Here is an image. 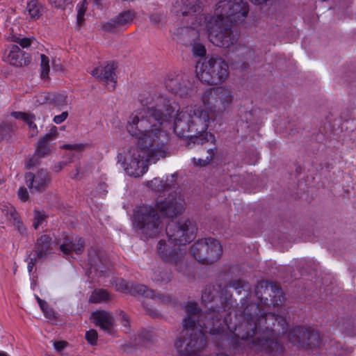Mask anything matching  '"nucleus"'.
I'll return each mask as SVG.
<instances>
[{
    "label": "nucleus",
    "instance_id": "nucleus-13",
    "mask_svg": "<svg viewBox=\"0 0 356 356\" xmlns=\"http://www.w3.org/2000/svg\"><path fill=\"white\" fill-rule=\"evenodd\" d=\"M289 340L294 345L302 348H314L320 344L319 333L303 327H294L288 333Z\"/></svg>",
    "mask_w": 356,
    "mask_h": 356
},
{
    "label": "nucleus",
    "instance_id": "nucleus-19",
    "mask_svg": "<svg viewBox=\"0 0 356 356\" xmlns=\"http://www.w3.org/2000/svg\"><path fill=\"white\" fill-rule=\"evenodd\" d=\"M85 241L81 237L66 235L60 245V250L65 255L72 252L81 254L84 251Z\"/></svg>",
    "mask_w": 356,
    "mask_h": 356
},
{
    "label": "nucleus",
    "instance_id": "nucleus-39",
    "mask_svg": "<svg viewBox=\"0 0 356 356\" xmlns=\"http://www.w3.org/2000/svg\"><path fill=\"white\" fill-rule=\"evenodd\" d=\"M191 45L193 56L198 57H204L206 55L207 50L203 44L196 42L195 40Z\"/></svg>",
    "mask_w": 356,
    "mask_h": 356
},
{
    "label": "nucleus",
    "instance_id": "nucleus-28",
    "mask_svg": "<svg viewBox=\"0 0 356 356\" xmlns=\"http://www.w3.org/2000/svg\"><path fill=\"white\" fill-rule=\"evenodd\" d=\"M175 180L173 176L170 179L168 177L160 178L155 177L152 180L147 181V186L157 194H161L165 191H170L173 186Z\"/></svg>",
    "mask_w": 356,
    "mask_h": 356
},
{
    "label": "nucleus",
    "instance_id": "nucleus-20",
    "mask_svg": "<svg viewBox=\"0 0 356 356\" xmlns=\"http://www.w3.org/2000/svg\"><path fill=\"white\" fill-rule=\"evenodd\" d=\"M54 243L52 241V237L50 234H42L35 243L34 250L31 252L37 255L38 257L42 259L47 258V255L53 253L54 249Z\"/></svg>",
    "mask_w": 356,
    "mask_h": 356
},
{
    "label": "nucleus",
    "instance_id": "nucleus-40",
    "mask_svg": "<svg viewBox=\"0 0 356 356\" xmlns=\"http://www.w3.org/2000/svg\"><path fill=\"white\" fill-rule=\"evenodd\" d=\"M41 58V77L44 79L47 77L49 72V58L44 54L40 55Z\"/></svg>",
    "mask_w": 356,
    "mask_h": 356
},
{
    "label": "nucleus",
    "instance_id": "nucleus-8",
    "mask_svg": "<svg viewBox=\"0 0 356 356\" xmlns=\"http://www.w3.org/2000/svg\"><path fill=\"white\" fill-rule=\"evenodd\" d=\"M191 252L198 262L208 265L220 259L222 248L216 239L205 238L196 241L191 246Z\"/></svg>",
    "mask_w": 356,
    "mask_h": 356
},
{
    "label": "nucleus",
    "instance_id": "nucleus-48",
    "mask_svg": "<svg viewBox=\"0 0 356 356\" xmlns=\"http://www.w3.org/2000/svg\"><path fill=\"white\" fill-rule=\"evenodd\" d=\"M18 196L19 199L23 202H26V200H28L29 195L25 187L22 186L19 188Z\"/></svg>",
    "mask_w": 356,
    "mask_h": 356
},
{
    "label": "nucleus",
    "instance_id": "nucleus-27",
    "mask_svg": "<svg viewBox=\"0 0 356 356\" xmlns=\"http://www.w3.org/2000/svg\"><path fill=\"white\" fill-rule=\"evenodd\" d=\"M197 28V25L193 22L192 26H184L177 29V35L179 42L186 46L191 45L198 37Z\"/></svg>",
    "mask_w": 356,
    "mask_h": 356
},
{
    "label": "nucleus",
    "instance_id": "nucleus-50",
    "mask_svg": "<svg viewBox=\"0 0 356 356\" xmlns=\"http://www.w3.org/2000/svg\"><path fill=\"white\" fill-rule=\"evenodd\" d=\"M58 134L57 128L56 127H53L50 132L47 134L43 138L49 141L56 138Z\"/></svg>",
    "mask_w": 356,
    "mask_h": 356
},
{
    "label": "nucleus",
    "instance_id": "nucleus-2",
    "mask_svg": "<svg viewBox=\"0 0 356 356\" xmlns=\"http://www.w3.org/2000/svg\"><path fill=\"white\" fill-rule=\"evenodd\" d=\"M243 300V319L234 327V336L243 341L251 339L252 344L255 346H267V351L270 353H282V346L271 340L270 337L277 330L282 333L286 331V319L273 313H264L258 304L251 302L246 305L247 300Z\"/></svg>",
    "mask_w": 356,
    "mask_h": 356
},
{
    "label": "nucleus",
    "instance_id": "nucleus-30",
    "mask_svg": "<svg viewBox=\"0 0 356 356\" xmlns=\"http://www.w3.org/2000/svg\"><path fill=\"white\" fill-rule=\"evenodd\" d=\"M3 212L6 215L7 220L12 222L15 228L22 235L26 234V229L24 226L20 217L16 209L13 206H3Z\"/></svg>",
    "mask_w": 356,
    "mask_h": 356
},
{
    "label": "nucleus",
    "instance_id": "nucleus-3",
    "mask_svg": "<svg viewBox=\"0 0 356 356\" xmlns=\"http://www.w3.org/2000/svg\"><path fill=\"white\" fill-rule=\"evenodd\" d=\"M249 12V5L244 0H220L215 9L214 15H201L204 19L208 38L215 46L229 48L238 40L228 24L239 23L244 21Z\"/></svg>",
    "mask_w": 356,
    "mask_h": 356
},
{
    "label": "nucleus",
    "instance_id": "nucleus-26",
    "mask_svg": "<svg viewBox=\"0 0 356 356\" xmlns=\"http://www.w3.org/2000/svg\"><path fill=\"white\" fill-rule=\"evenodd\" d=\"M223 97L227 104H229L232 102V97L229 92L227 90L224 89H218L216 94V92L213 94L212 90H207L202 96V102L205 106H208L207 108V109L209 110L208 111H216V106L213 107L211 106V101H216L217 99L222 100Z\"/></svg>",
    "mask_w": 356,
    "mask_h": 356
},
{
    "label": "nucleus",
    "instance_id": "nucleus-35",
    "mask_svg": "<svg viewBox=\"0 0 356 356\" xmlns=\"http://www.w3.org/2000/svg\"><path fill=\"white\" fill-rule=\"evenodd\" d=\"M218 150L216 147L209 148L207 150V155L204 158L195 159L193 158V163L195 166L204 167L209 165L213 159L214 156L217 154Z\"/></svg>",
    "mask_w": 356,
    "mask_h": 356
},
{
    "label": "nucleus",
    "instance_id": "nucleus-34",
    "mask_svg": "<svg viewBox=\"0 0 356 356\" xmlns=\"http://www.w3.org/2000/svg\"><path fill=\"white\" fill-rule=\"evenodd\" d=\"M42 7L36 0L30 1L26 6L25 13L33 19H38L42 15Z\"/></svg>",
    "mask_w": 356,
    "mask_h": 356
},
{
    "label": "nucleus",
    "instance_id": "nucleus-24",
    "mask_svg": "<svg viewBox=\"0 0 356 356\" xmlns=\"http://www.w3.org/2000/svg\"><path fill=\"white\" fill-rule=\"evenodd\" d=\"M39 104H49L55 106L57 109H63L68 104L67 97L64 94L54 92H42L37 97Z\"/></svg>",
    "mask_w": 356,
    "mask_h": 356
},
{
    "label": "nucleus",
    "instance_id": "nucleus-31",
    "mask_svg": "<svg viewBox=\"0 0 356 356\" xmlns=\"http://www.w3.org/2000/svg\"><path fill=\"white\" fill-rule=\"evenodd\" d=\"M12 116L16 119H21L24 121L29 127V134L33 137L38 134L36 124L34 123L35 116L31 113H11Z\"/></svg>",
    "mask_w": 356,
    "mask_h": 356
},
{
    "label": "nucleus",
    "instance_id": "nucleus-42",
    "mask_svg": "<svg viewBox=\"0 0 356 356\" xmlns=\"http://www.w3.org/2000/svg\"><path fill=\"white\" fill-rule=\"evenodd\" d=\"M49 4L59 9L64 10L69 4H71L73 0H48Z\"/></svg>",
    "mask_w": 356,
    "mask_h": 356
},
{
    "label": "nucleus",
    "instance_id": "nucleus-29",
    "mask_svg": "<svg viewBox=\"0 0 356 356\" xmlns=\"http://www.w3.org/2000/svg\"><path fill=\"white\" fill-rule=\"evenodd\" d=\"M50 151L49 140L42 138L38 143L34 155L27 162L26 168H31L36 165L38 163V159L48 155Z\"/></svg>",
    "mask_w": 356,
    "mask_h": 356
},
{
    "label": "nucleus",
    "instance_id": "nucleus-15",
    "mask_svg": "<svg viewBox=\"0 0 356 356\" xmlns=\"http://www.w3.org/2000/svg\"><path fill=\"white\" fill-rule=\"evenodd\" d=\"M213 113H193L192 115H190L191 122L195 125L200 127L198 131V135L191 136L188 140L187 145L191 146L192 143L197 145H203L204 143L208 142L207 138L208 134L206 132L208 129L210 118L211 116L210 114Z\"/></svg>",
    "mask_w": 356,
    "mask_h": 356
},
{
    "label": "nucleus",
    "instance_id": "nucleus-59",
    "mask_svg": "<svg viewBox=\"0 0 356 356\" xmlns=\"http://www.w3.org/2000/svg\"><path fill=\"white\" fill-rule=\"evenodd\" d=\"M35 299H36L37 302H38V304L43 300L40 299L38 296H35Z\"/></svg>",
    "mask_w": 356,
    "mask_h": 356
},
{
    "label": "nucleus",
    "instance_id": "nucleus-53",
    "mask_svg": "<svg viewBox=\"0 0 356 356\" xmlns=\"http://www.w3.org/2000/svg\"><path fill=\"white\" fill-rule=\"evenodd\" d=\"M67 342L65 341H56L54 343V346L58 352L62 351L67 346Z\"/></svg>",
    "mask_w": 356,
    "mask_h": 356
},
{
    "label": "nucleus",
    "instance_id": "nucleus-7",
    "mask_svg": "<svg viewBox=\"0 0 356 356\" xmlns=\"http://www.w3.org/2000/svg\"><path fill=\"white\" fill-rule=\"evenodd\" d=\"M138 100L147 111H180V106L175 99L154 88L142 91Z\"/></svg>",
    "mask_w": 356,
    "mask_h": 356
},
{
    "label": "nucleus",
    "instance_id": "nucleus-22",
    "mask_svg": "<svg viewBox=\"0 0 356 356\" xmlns=\"http://www.w3.org/2000/svg\"><path fill=\"white\" fill-rule=\"evenodd\" d=\"M91 318L96 326L100 327L104 332L111 334L114 326V317L112 313L104 311L98 310L92 313Z\"/></svg>",
    "mask_w": 356,
    "mask_h": 356
},
{
    "label": "nucleus",
    "instance_id": "nucleus-21",
    "mask_svg": "<svg viewBox=\"0 0 356 356\" xmlns=\"http://www.w3.org/2000/svg\"><path fill=\"white\" fill-rule=\"evenodd\" d=\"M175 8V12L182 16H196L202 10V3L200 0H181L177 2Z\"/></svg>",
    "mask_w": 356,
    "mask_h": 356
},
{
    "label": "nucleus",
    "instance_id": "nucleus-51",
    "mask_svg": "<svg viewBox=\"0 0 356 356\" xmlns=\"http://www.w3.org/2000/svg\"><path fill=\"white\" fill-rule=\"evenodd\" d=\"M62 147L65 149H70V150L74 149V150L79 151L83 149V145L82 144H74V145L65 144V145H63Z\"/></svg>",
    "mask_w": 356,
    "mask_h": 356
},
{
    "label": "nucleus",
    "instance_id": "nucleus-52",
    "mask_svg": "<svg viewBox=\"0 0 356 356\" xmlns=\"http://www.w3.org/2000/svg\"><path fill=\"white\" fill-rule=\"evenodd\" d=\"M43 313H44V316L50 320H54L56 318V314H55L54 311L53 310V309H51L49 307H47V309H45L44 311H43Z\"/></svg>",
    "mask_w": 356,
    "mask_h": 356
},
{
    "label": "nucleus",
    "instance_id": "nucleus-4",
    "mask_svg": "<svg viewBox=\"0 0 356 356\" xmlns=\"http://www.w3.org/2000/svg\"><path fill=\"white\" fill-rule=\"evenodd\" d=\"M186 202L182 196L173 191L163 200L156 201L154 206H137L131 217L136 232L147 239L157 236L163 230V223L159 211L165 217L176 218L185 210Z\"/></svg>",
    "mask_w": 356,
    "mask_h": 356
},
{
    "label": "nucleus",
    "instance_id": "nucleus-32",
    "mask_svg": "<svg viewBox=\"0 0 356 356\" xmlns=\"http://www.w3.org/2000/svg\"><path fill=\"white\" fill-rule=\"evenodd\" d=\"M152 280L159 283H168L171 280L172 273L167 269L158 267L153 270Z\"/></svg>",
    "mask_w": 356,
    "mask_h": 356
},
{
    "label": "nucleus",
    "instance_id": "nucleus-38",
    "mask_svg": "<svg viewBox=\"0 0 356 356\" xmlns=\"http://www.w3.org/2000/svg\"><path fill=\"white\" fill-rule=\"evenodd\" d=\"M13 131L11 124L3 122L0 124V139H8L10 137V134Z\"/></svg>",
    "mask_w": 356,
    "mask_h": 356
},
{
    "label": "nucleus",
    "instance_id": "nucleus-14",
    "mask_svg": "<svg viewBox=\"0 0 356 356\" xmlns=\"http://www.w3.org/2000/svg\"><path fill=\"white\" fill-rule=\"evenodd\" d=\"M289 340L294 345L302 348H314L320 344L319 333L303 327H294L288 333Z\"/></svg>",
    "mask_w": 356,
    "mask_h": 356
},
{
    "label": "nucleus",
    "instance_id": "nucleus-10",
    "mask_svg": "<svg viewBox=\"0 0 356 356\" xmlns=\"http://www.w3.org/2000/svg\"><path fill=\"white\" fill-rule=\"evenodd\" d=\"M181 245L169 238L168 241L160 240L157 245V252L161 259L173 264L179 271L181 270L185 255Z\"/></svg>",
    "mask_w": 356,
    "mask_h": 356
},
{
    "label": "nucleus",
    "instance_id": "nucleus-23",
    "mask_svg": "<svg viewBox=\"0 0 356 356\" xmlns=\"http://www.w3.org/2000/svg\"><path fill=\"white\" fill-rule=\"evenodd\" d=\"M134 296H143L146 298H150L152 299L157 300L159 302L162 303H167L170 300L169 296L163 294H155V292L152 289H147L145 285L143 284H131L129 287H126Z\"/></svg>",
    "mask_w": 356,
    "mask_h": 356
},
{
    "label": "nucleus",
    "instance_id": "nucleus-6",
    "mask_svg": "<svg viewBox=\"0 0 356 356\" xmlns=\"http://www.w3.org/2000/svg\"><path fill=\"white\" fill-rule=\"evenodd\" d=\"M196 75L200 81L208 85H218L225 81L229 76L227 63L221 58H211L207 62L198 63Z\"/></svg>",
    "mask_w": 356,
    "mask_h": 356
},
{
    "label": "nucleus",
    "instance_id": "nucleus-43",
    "mask_svg": "<svg viewBox=\"0 0 356 356\" xmlns=\"http://www.w3.org/2000/svg\"><path fill=\"white\" fill-rule=\"evenodd\" d=\"M181 113H179L177 116L175 117V122H174V131L177 134H184L183 131L188 127L186 124L182 126V121L181 118H179V114Z\"/></svg>",
    "mask_w": 356,
    "mask_h": 356
},
{
    "label": "nucleus",
    "instance_id": "nucleus-47",
    "mask_svg": "<svg viewBox=\"0 0 356 356\" xmlns=\"http://www.w3.org/2000/svg\"><path fill=\"white\" fill-rule=\"evenodd\" d=\"M14 41L18 43L22 48H27L31 46V41L28 38H17Z\"/></svg>",
    "mask_w": 356,
    "mask_h": 356
},
{
    "label": "nucleus",
    "instance_id": "nucleus-17",
    "mask_svg": "<svg viewBox=\"0 0 356 356\" xmlns=\"http://www.w3.org/2000/svg\"><path fill=\"white\" fill-rule=\"evenodd\" d=\"M134 17L135 13L133 11L127 10L122 12L115 17L105 23L102 28L106 31L115 33L129 26Z\"/></svg>",
    "mask_w": 356,
    "mask_h": 356
},
{
    "label": "nucleus",
    "instance_id": "nucleus-58",
    "mask_svg": "<svg viewBox=\"0 0 356 356\" xmlns=\"http://www.w3.org/2000/svg\"><path fill=\"white\" fill-rule=\"evenodd\" d=\"M88 263L90 266V268H94L95 270H97L96 261L95 260L89 259Z\"/></svg>",
    "mask_w": 356,
    "mask_h": 356
},
{
    "label": "nucleus",
    "instance_id": "nucleus-46",
    "mask_svg": "<svg viewBox=\"0 0 356 356\" xmlns=\"http://www.w3.org/2000/svg\"><path fill=\"white\" fill-rule=\"evenodd\" d=\"M245 282L243 280H232L229 282L227 284V286L232 287L235 289L236 290L244 288L245 286Z\"/></svg>",
    "mask_w": 356,
    "mask_h": 356
},
{
    "label": "nucleus",
    "instance_id": "nucleus-25",
    "mask_svg": "<svg viewBox=\"0 0 356 356\" xmlns=\"http://www.w3.org/2000/svg\"><path fill=\"white\" fill-rule=\"evenodd\" d=\"M7 58L10 65L17 67L29 65L31 60L29 55L22 51L20 48L15 44L10 46Z\"/></svg>",
    "mask_w": 356,
    "mask_h": 356
},
{
    "label": "nucleus",
    "instance_id": "nucleus-36",
    "mask_svg": "<svg viewBox=\"0 0 356 356\" xmlns=\"http://www.w3.org/2000/svg\"><path fill=\"white\" fill-rule=\"evenodd\" d=\"M236 52L238 57L244 60L252 59L254 54L249 47L241 44L236 47Z\"/></svg>",
    "mask_w": 356,
    "mask_h": 356
},
{
    "label": "nucleus",
    "instance_id": "nucleus-1",
    "mask_svg": "<svg viewBox=\"0 0 356 356\" xmlns=\"http://www.w3.org/2000/svg\"><path fill=\"white\" fill-rule=\"evenodd\" d=\"M131 113L127 120L128 132L139 139L140 147L131 148L124 162L125 172L131 177L143 175L148 168L147 163H156L161 158H165L169 152L165 147L166 136L158 128L154 122L162 124L160 115L163 113Z\"/></svg>",
    "mask_w": 356,
    "mask_h": 356
},
{
    "label": "nucleus",
    "instance_id": "nucleus-41",
    "mask_svg": "<svg viewBox=\"0 0 356 356\" xmlns=\"http://www.w3.org/2000/svg\"><path fill=\"white\" fill-rule=\"evenodd\" d=\"M138 337L143 343H145L147 342H152L154 339L155 334L153 331L143 330L138 334Z\"/></svg>",
    "mask_w": 356,
    "mask_h": 356
},
{
    "label": "nucleus",
    "instance_id": "nucleus-18",
    "mask_svg": "<svg viewBox=\"0 0 356 356\" xmlns=\"http://www.w3.org/2000/svg\"><path fill=\"white\" fill-rule=\"evenodd\" d=\"M25 180L30 189L41 192L45 190L50 181V178L49 172L46 170L41 169L35 175L31 172L26 173Z\"/></svg>",
    "mask_w": 356,
    "mask_h": 356
},
{
    "label": "nucleus",
    "instance_id": "nucleus-16",
    "mask_svg": "<svg viewBox=\"0 0 356 356\" xmlns=\"http://www.w3.org/2000/svg\"><path fill=\"white\" fill-rule=\"evenodd\" d=\"M116 68L115 63H108L104 66L95 67L91 72V74L98 80L104 81L109 90H113L117 82Z\"/></svg>",
    "mask_w": 356,
    "mask_h": 356
},
{
    "label": "nucleus",
    "instance_id": "nucleus-11",
    "mask_svg": "<svg viewBox=\"0 0 356 356\" xmlns=\"http://www.w3.org/2000/svg\"><path fill=\"white\" fill-rule=\"evenodd\" d=\"M166 89L181 98L191 97L194 92V86L188 74L174 72L168 75L165 81Z\"/></svg>",
    "mask_w": 356,
    "mask_h": 356
},
{
    "label": "nucleus",
    "instance_id": "nucleus-55",
    "mask_svg": "<svg viewBox=\"0 0 356 356\" xmlns=\"http://www.w3.org/2000/svg\"><path fill=\"white\" fill-rule=\"evenodd\" d=\"M271 1L272 0H250L253 4L259 6H268Z\"/></svg>",
    "mask_w": 356,
    "mask_h": 356
},
{
    "label": "nucleus",
    "instance_id": "nucleus-57",
    "mask_svg": "<svg viewBox=\"0 0 356 356\" xmlns=\"http://www.w3.org/2000/svg\"><path fill=\"white\" fill-rule=\"evenodd\" d=\"M39 305L42 312L44 311L45 309H47V307H49L48 303L44 300H42L41 302H40Z\"/></svg>",
    "mask_w": 356,
    "mask_h": 356
},
{
    "label": "nucleus",
    "instance_id": "nucleus-61",
    "mask_svg": "<svg viewBox=\"0 0 356 356\" xmlns=\"http://www.w3.org/2000/svg\"><path fill=\"white\" fill-rule=\"evenodd\" d=\"M209 136H210L211 138H213V136L211 134H209Z\"/></svg>",
    "mask_w": 356,
    "mask_h": 356
},
{
    "label": "nucleus",
    "instance_id": "nucleus-12",
    "mask_svg": "<svg viewBox=\"0 0 356 356\" xmlns=\"http://www.w3.org/2000/svg\"><path fill=\"white\" fill-rule=\"evenodd\" d=\"M255 295L264 305H278L284 299L280 285L268 281H261L256 285Z\"/></svg>",
    "mask_w": 356,
    "mask_h": 356
},
{
    "label": "nucleus",
    "instance_id": "nucleus-60",
    "mask_svg": "<svg viewBox=\"0 0 356 356\" xmlns=\"http://www.w3.org/2000/svg\"><path fill=\"white\" fill-rule=\"evenodd\" d=\"M0 356H8L6 353H1L0 352Z\"/></svg>",
    "mask_w": 356,
    "mask_h": 356
},
{
    "label": "nucleus",
    "instance_id": "nucleus-56",
    "mask_svg": "<svg viewBox=\"0 0 356 356\" xmlns=\"http://www.w3.org/2000/svg\"><path fill=\"white\" fill-rule=\"evenodd\" d=\"M121 323L122 324V325H124L125 327L129 325V319H128L127 316H126L125 314L122 315Z\"/></svg>",
    "mask_w": 356,
    "mask_h": 356
},
{
    "label": "nucleus",
    "instance_id": "nucleus-33",
    "mask_svg": "<svg viewBox=\"0 0 356 356\" xmlns=\"http://www.w3.org/2000/svg\"><path fill=\"white\" fill-rule=\"evenodd\" d=\"M111 299L108 291L103 289H97L93 291L90 296L89 302L92 303H100L107 302Z\"/></svg>",
    "mask_w": 356,
    "mask_h": 356
},
{
    "label": "nucleus",
    "instance_id": "nucleus-49",
    "mask_svg": "<svg viewBox=\"0 0 356 356\" xmlns=\"http://www.w3.org/2000/svg\"><path fill=\"white\" fill-rule=\"evenodd\" d=\"M33 257L30 256V260L28 263V271L29 273H31L33 270V266L35 265L37 261L40 259H42L41 258L38 257L37 255H35L34 254H32Z\"/></svg>",
    "mask_w": 356,
    "mask_h": 356
},
{
    "label": "nucleus",
    "instance_id": "nucleus-9",
    "mask_svg": "<svg viewBox=\"0 0 356 356\" xmlns=\"http://www.w3.org/2000/svg\"><path fill=\"white\" fill-rule=\"evenodd\" d=\"M168 237L181 245L191 243L195 238L197 227L195 221L186 218L172 220L166 226Z\"/></svg>",
    "mask_w": 356,
    "mask_h": 356
},
{
    "label": "nucleus",
    "instance_id": "nucleus-37",
    "mask_svg": "<svg viewBox=\"0 0 356 356\" xmlns=\"http://www.w3.org/2000/svg\"><path fill=\"white\" fill-rule=\"evenodd\" d=\"M88 2L86 0H83L77 5V17L76 23L79 26H81L84 22V15L87 10Z\"/></svg>",
    "mask_w": 356,
    "mask_h": 356
},
{
    "label": "nucleus",
    "instance_id": "nucleus-5",
    "mask_svg": "<svg viewBox=\"0 0 356 356\" xmlns=\"http://www.w3.org/2000/svg\"><path fill=\"white\" fill-rule=\"evenodd\" d=\"M218 293V291L217 289L212 285H207L205 286L202 291V302L203 304L209 307V310L207 312H202L198 306V305L196 302H188L186 307H185V312H186V307L190 304H194L197 305V309L195 312V316H199L202 314H207L211 312L215 313V316L213 318L212 320H210L209 322L210 323H216L217 321H219L220 322L221 325L222 326V330L219 333H216L213 335H220L222 334L225 332L226 328H228L229 330H231V326L227 323V317L222 318V312H228L229 310L232 307V302L231 300L226 299L223 301H220V306L216 305L214 307L213 305H210L216 299ZM187 314V312H186ZM187 316H186V318Z\"/></svg>",
    "mask_w": 356,
    "mask_h": 356
},
{
    "label": "nucleus",
    "instance_id": "nucleus-44",
    "mask_svg": "<svg viewBox=\"0 0 356 356\" xmlns=\"http://www.w3.org/2000/svg\"><path fill=\"white\" fill-rule=\"evenodd\" d=\"M46 215L43 212H40L38 211H35L34 213V221L33 226L37 229L40 225H42V222L45 220Z\"/></svg>",
    "mask_w": 356,
    "mask_h": 356
},
{
    "label": "nucleus",
    "instance_id": "nucleus-54",
    "mask_svg": "<svg viewBox=\"0 0 356 356\" xmlns=\"http://www.w3.org/2000/svg\"><path fill=\"white\" fill-rule=\"evenodd\" d=\"M67 115L68 113H62L60 115L55 116L54 118V121L56 124H60L66 120Z\"/></svg>",
    "mask_w": 356,
    "mask_h": 356
},
{
    "label": "nucleus",
    "instance_id": "nucleus-45",
    "mask_svg": "<svg viewBox=\"0 0 356 356\" xmlns=\"http://www.w3.org/2000/svg\"><path fill=\"white\" fill-rule=\"evenodd\" d=\"M97 338L98 334L95 330H90L86 333V339L91 345H95L97 343Z\"/></svg>",
    "mask_w": 356,
    "mask_h": 356
}]
</instances>
